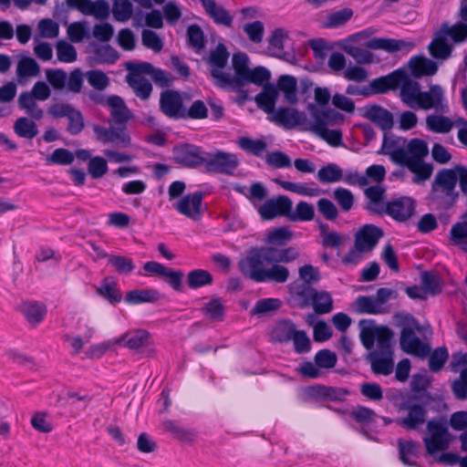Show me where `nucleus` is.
Instances as JSON below:
<instances>
[{"label": "nucleus", "mask_w": 467, "mask_h": 467, "mask_svg": "<svg viewBox=\"0 0 467 467\" xmlns=\"http://www.w3.org/2000/svg\"><path fill=\"white\" fill-rule=\"evenodd\" d=\"M229 52L223 43H218L211 50L208 62L215 86L231 90L241 91L247 84L261 85L270 79V71L264 67H250L249 57L243 52L233 54L231 67L226 68Z\"/></svg>", "instance_id": "obj_1"}, {"label": "nucleus", "mask_w": 467, "mask_h": 467, "mask_svg": "<svg viewBox=\"0 0 467 467\" xmlns=\"http://www.w3.org/2000/svg\"><path fill=\"white\" fill-rule=\"evenodd\" d=\"M376 30L368 27L335 43V47L343 50L359 64H371L374 56L370 50H383L389 53L404 51L408 53L415 43L410 40L387 37H374Z\"/></svg>", "instance_id": "obj_2"}, {"label": "nucleus", "mask_w": 467, "mask_h": 467, "mask_svg": "<svg viewBox=\"0 0 467 467\" xmlns=\"http://www.w3.org/2000/svg\"><path fill=\"white\" fill-rule=\"evenodd\" d=\"M267 246L255 247L249 250L245 256L239 261V269L241 273L257 283L274 281L276 283H285L288 279V269L281 265L274 264L271 267H266L270 263V254L266 252Z\"/></svg>", "instance_id": "obj_3"}, {"label": "nucleus", "mask_w": 467, "mask_h": 467, "mask_svg": "<svg viewBox=\"0 0 467 467\" xmlns=\"http://www.w3.org/2000/svg\"><path fill=\"white\" fill-rule=\"evenodd\" d=\"M400 88L401 100L414 109H431L439 107L443 100V90L440 86L433 85L429 91H421L420 84L411 81L408 75Z\"/></svg>", "instance_id": "obj_4"}, {"label": "nucleus", "mask_w": 467, "mask_h": 467, "mask_svg": "<svg viewBox=\"0 0 467 467\" xmlns=\"http://www.w3.org/2000/svg\"><path fill=\"white\" fill-rule=\"evenodd\" d=\"M310 109L312 122L307 131L315 133L332 147L341 146L342 131L337 129H328V126L342 122L343 116L331 109H320L317 106H311Z\"/></svg>", "instance_id": "obj_5"}, {"label": "nucleus", "mask_w": 467, "mask_h": 467, "mask_svg": "<svg viewBox=\"0 0 467 467\" xmlns=\"http://www.w3.org/2000/svg\"><path fill=\"white\" fill-rule=\"evenodd\" d=\"M429 154L428 143L421 139L414 138L406 140L401 166L407 167L413 174V182H420L428 180L432 173V166L424 159Z\"/></svg>", "instance_id": "obj_6"}, {"label": "nucleus", "mask_w": 467, "mask_h": 467, "mask_svg": "<svg viewBox=\"0 0 467 467\" xmlns=\"http://www.w3.org/2000/svg\"><path fill=\"white\" fill-rule=\"evenodd\" d=\"M467 39V25L457 23L453 26L443 24L435 34L429 45V51L432 57L446 60L452 51L453 43H461Z\"/></svg>", "instance_id": "obj_7"}, {"label": "nucleus", "mask_w": 467, "mask_h": 467, "mask_svg": "<svg viewBox=\"0 0 467 467\" xmlns=\"http://www.w3.org/2000/svg\"><path fill=\"white\" fill-rule=\"evenodd\" d=\"M186 184L182 181L172 182L168 188L169 200L172 201L181 197L172 207L181 214L200 221L202 219V202L204 192L197 191L192 193L182 195L185 192Z\"/></svg>", "instance_id": "obj_8"}, {"label": "nucleus", "mask_w": 467, "mask_h": 467, "mask_svg": "<svg viewBox=\"0 0 467 467\" xmlns=\"http://www.w3.org/2000/svg\"><path fill=\"white\" fill-rule=\"evenodd\" d=\"M290 289L302 307L312 305L318 314L329 313L332 310L333 300L329 293L317 291L307 285H291Z\"/></svg>", "instance_id": "obj_9"}, {"label": "nucleus", "mask_w": 467, "mask_h": 467, "mask_svg": "<svg viewBox=\"0 0 467 467\" xmlns=\"http://www.w3.org/2000/svg\"><path fill=\"white\" fill-rule=\"evenodd\" d=\"M424 328L412 317L406 318V323L402 327L400 335V347L408 354L424 358L429 356L431 347L428 343L421 341L416 333H420Z\"/></svg>", "instance_id": "obj_10"}, {"label": "nucleus", "mask_w": 467, "mask_h": 467, "mask_svg": "<svg viewBox=\"0 0 467 467\" xmlns=\"http://www.w3.org/2000/svg\"><path fill=\"white\" fill-rule=\"evenodd\" d=\"M311 106L316 105L313 102L307 103L306 111L294 108L280 107L271 115L270 119L286 129L298 128L307 131L312 122Z\"/></svg>", "instance_id": "obj_11"}, {"label": "nucleus", "mask_w": 467, "mask_h": 467, "mask_svg": "<svg viewBox=\"0 0 467 467\" xmlns=\"http://www.w3.org/2000/svg\"><path fill=\"white\" fill-rule=\"evenodd\" d=\"M429 436L423 439L426 451L430 455L446 450L451 441L448 432L447 422L442 419L431 420L427 423Z\"/></svg>", "instance_id": "obj_12"}, {"label": "nucleus", "mask_w": 467, "mask_h": 467, "mask_svg": "<svg viewBox=\"0 0 467 467\" xmlns=\"http://www.w3.org/2000/svg\"><path fill=\"white\" fill-rule=\"evenodd\" d=\"M415 396L411 394H401L397 407L399 411L408 410V415L404 418L398 419L397 424L400 427L412 431L416 430L420 425L423 424L426 418V410L423 406L415 404Z\"/></svg>", "instance_id": "obj_13"}, {"label": "nucleus", "mask_w": 467, "mask_h": 467, "mask_svg": "<svg viewBox=\"0 0 467 467\" xmlns=\"http://www.w3.org/2000/svg\"><path fill=\"white\" fill-rule=\"evenodd\" d=\"M172 161L184 168H196L204 162L202 147L191 143H180L172 148Z\"/></svg>", "instance_id": "obj_14"}, {"label": "nucleus", "mask_w": 467, "mask_h": 467, "mask_svg": "<svg viewBox=\"0 0 467 467\" xmlns=\"http://www.w3.org/2000/svg\"><path fill=\"white\" fill-rule=\"evenodd\" d=\"M238 166V160L233 153L214 150L206 152V171L233 174Z\"/></svg>", "instance_id": "obj_15"}, {"label": "nucleus", "mask_w": 467, "mask_h": 467, "mask_svg": "<svg viewBox=\"0 0 467 467\" xmlns=\"http://www.w3.org/2000/svg\"><path fill=\"white\" fill-rule=\"evenodd\" d=\"M279 340L281 342L292 341L297 353H306L311 349V342L306 333L297 330L293 323H283L278 327Z\"/></svg>", "instance_id": "obj_16"}, {"label": "nucleus", "mask_w": 467, "mask_h": 467, "mask_svg": "<svg viewBox=\"0 0 467 467\" xmlns=\"http://www.w3.org/2000/svg\"><path fill=\"white\" fill-rule=\"evenodd\" d=\"M256 210L264 220H272L279 216L287 217L292 210V202L288 197L279 195L258 205Z\"/></svg>", "instance_id": "obj_17"}, {"label": "nucleus", "mask_w": 467, "mask_h": 467, "mask_svg": "<svg viewBox=\"0 0 467 467\" xmlns=\"http://www.w3.org/2000/svg\"><path fill=\"white\" fill-rule=\"evenodd\" d=\"M185 105L181 93L167 89L161 93L160 109L164 115L173 119H182Z\"/></svg>", "instance_id": "obj_18"}, {"label": "nucleus", "mask_w": 467, "mask_h": 467, "mask_svg": "<svg viewBox=\"0 0 467 467\" xmlns=\"http://www.w3.org/2000/svg\"><path fill=\"white\" fill-rule=\"evenodd\" d=\"M119 342L136 353H141L144 350L151 351L153 346L152 337L145 329L128 331L120 337Z\"/></svg>", "instance_id": "obj_19"}, {"label": "nucleus", "mask_w": 467, "mask_h": 467, "mask_svg": "<svg viewBox=\"0 0 467 467\" xmlns=\"http://www.w3.org/2000/svg\"><path fill=\"white\" fill-rule=\"evenodd\" d=\"M382 235L380 228L372 224H365L355 234V245L361 251H371Z\"/></svg>", "instance_id": "obj_20"}, {"label": "nucleus", "mask_w": 467, "mask_h": 467, "mask_svg": "<svg viewBox=\"0 0 467 467\" xmlns=\"http://www.w3.org/2000/svg\"><path fill=\"white\" fill-rule=\"evenodd\" d=\"M407 79V71L404 68H399L387 76L373 79L370 82L371 89L376 93H385L389 90L396 89L401 83Z\"/></svg>", "instance_id": "obj_21"}, {"label": "nucleus", "mask_w": 467, "mask_h": 467, "mask_svg": "<svg viewBox=\"0 0 467 467\" xmlns=\"http://www.w3.org/2000/svg\"><path fill=\"white\" fill-rule=\"evenodd\" d=\"M414 209L413 199L410 197H400L389 202L383 213H386L396 221L403 222L413 214Z\"/></svg>", "instance_id": "obj_22"}, {"label": "nucleus", "mask_w": 467, "mask_h": 467, "mask_svg": "<svg viewBox=\"0 0 467 467\" xmlns=\"http://www.w3.org/2000/svg\"><path fill=\"white\" fill-rule=\"evenodd\" d=\"M406 140H407L402 137L385 133L380 151L385 155H389L394 163L400 165L404 158L403 153Z\"/></svg>", "instance_id": "obj_23"}, {"label": "nucleus", "mask_w": 467, "mask_h": 467, "mask_svg": "<svg viewBox=\"0 0 467 467\" xmlns=\"http://www.w3.org/2000/svg\"><path fill=\"white\" fill-rule=\"evenodd\" d=\"M278 94L283 95L284 101L291 106L298 104V83L297 79L290 75H281L275 84Z\"/></svg>", "instance_id": "obj_24"}, {"label": "nucleus", "mask_w": 467, "mask_h": 467, "mask_svg": "<svg viewBox=\"0 0 467 467\" xmlns=\"http://www.w3.org/2000/svg\"><path fill=\"white\" fill-rule=\"evenodd\" d=\"M260 86H263V89L256 95L255 102L259 109L272 115L275 111V103L279 96L278 89L275 84L268 83V80Z\"/></svg>", "instance_id": "obj_25"}, {"label": "nucleus", "mask_w": 467, "mask_h": 467, "mask_svg": "<svg viewBox=\"0 0 467 467\" xmlns=\"http://www.w3.org/2000/svg\"><path fill=\"white\" fill-rule=\"evenodd\" d=\"M20 311L26 320L33 327L39 325L47 313V306L40 301H26L22 303Z\"/></svg>", "instance_id": "obj_26"}, {"label": "nucleus", "mask_w": 467, "mask_h": 467, "mask_svg": "<svg viewBox=\"0 0 467 467\" xmlns=\"http://www.w3.org/2000/svg\"><path fill=\"white\" fill-rule=\"evenodd\" d=\"M107 104L110 107L113 122L118 126H125L131 115L122 98L111 95L108 98Z\"/></svg>", "instance_id": "obj_27"}, {"label": "nucleus", "mask_w": 467, "mask_h": 467, "mask_svg": "<svg viewBox=\"0 0 467 467\" xmlns=\"http://www.w3.org/2000/svg\"><path fill=\"white\" fill-rule=\"evenodd\" d=\"M365 117L383 130H390L393 126L392 114L380 106L368 107L365 110Z\"/></svg>", "instance_id": "obj_28"}, {"label": "nucleus", "mask_w": 467, "mask_h": 467, "mask_svg": "<svg viewBox=\"0 0 467 467\" xmlns=\"http://www.w3.org/2000/svg\"><path fill=\"white\" fill-rule=\"evenodd\" d=\"M275 182L285 191L302 196L315 197L321 193V190L315 182H292L281 179H275Z\"/></svg>", "instance_id": "obj_29"}, {"label": "nucleus", "mask_w": 467, "mask_h": 467, "mask_svg": "<svg viewBox=\"0 0 467 467\" xmlns=\"http://www.w3.org/2000/svg\"><path fill=\"white\" fill-rule=\"evenodd\" d=\"M409 67L416 78L433 76L438 70L437 64L424 56L412 57L409 61Z\"/></svg>", "instance_id": "obj_30"}, {"label": "nucleus", "mask_w": 467, "mask_h": 467, "mask_svg": "<svg viewBox=\"0 0 467 467\" xmlns=\"http://www.w3.org/2000/svg\"><path fill=\"white\" fill-rule=\"evenodd\" d=\"M161 426L163 431L171 434L174 438L183 442L191 443L197 437V432L194 429H185L171 420L162 421Z\"/></svg>", "instance_id": "obj_31"}, {"label": "nucleus", "mask_w": 467, "mask_h": 467, "mask_svg": "<svg viewBox=\"0 0 467 467\" xmlns=\"http://www.w3.org/2000/svg\"><path fill=\"white\" fill-rule=\"evenodd\" d=\"M97 294L111 305H117L122 299V294L117 287V282L109 276L103 278L97 289Z\"/></svg>", "instance_id": "obj_32"}, {"label": "nucleus", "mask_w": 467, "mask_h": 467, "mask_svg": "<svg viewBox=\"0 0 467 467\" xmlns=\"http://www.w3.org/2000/svg\"><path fill=\"white\" fill-rule=\"evenodd\" d=\"M161 298L156 289H134L126 293L125 301L130 305L154 303Z\"/></svg>", "instance_id": "obj_33"}, {"label": "nucleus", "mask_w": 467, "mask_h": 467, "mask_svg": "<svg viewBox=\"0 0 467 467\" xmlns=\"http://www.w3.org/2000/svg\"><path fill=\"white\" fill-rule=\"evenodd\" d=\"M371 367L377 374L389 375L393 370L392 352H374L371 356Z\"/></svg>", "instance_id": "obj_34"}, {"label": "nucleus", "mask_w": 467, "mask_h": 467, "mask_svg": "<svg viewBox=\"0 0 467 467\" xmlns=\"http://www.w3.org/2000/svg\"><path fill=\"white\" fill-rule=\"evenodd\" d=\"M206 14L217 25L229 27L232 26L233 17L226 9L218 5L213 0H206Z\"/></svg>", "instance_id": "obj_35"}, {"label": "nucleus", "mask_w": 467, "mask_h": 467, "mask_svg": "<svg viewBox=\"0 0 467 467\" xmlns=\"http://www.w3.org/2000/svg\"><path fill=\"white\" fill-rule=\"evenodd\" d=\"M384 189L379 185L366 189L365 193L368 198V209L376 213H382L387 203L384 202Z\"/></svg>", "instance_id": "obj_36"}, {"label": "nucleus", "mask_w": 467, "mask_h": 467, "mask_svg": "<svg viewBox=\"0 0 467 467\" xmlns=\"http://www.w3.org/2000/svg\"><path fill=\"white\" fill-rule=\"evenodd\" d=\"M36 99L30 92L25 91L18 98V105L33 119L39 120L43 118L44 111L37 106Z\"/></svg>", "instance_id": "obj_37"}, {"label": "nucleus", "mask_w": 467, "mask_h": 467, "mask_svg": "<svg viewBox=\"0 0 467 467\" xmlns=\"http://www.w3.org/2000/svg\"><path fill=\"white\" fill-rule=\"evenodd\" d=\"M453 121L443 115L431 114L426 118V127L435 133H448L453 128Z\"/></svg>", "instance_id": "obj_38"}, {"label": "nucleus", "mask_w": 467, "mask_h": 467, "mask_svg": "<svg viewBox=\"0 0 467 467\" xmlns=\"http://www.w3.org/2000/svg\"><path fill=\"white\" fill-rule=\"evenodd\" d=\"M353 16L350 8H343L341 10L328 13L324 20L321 21L322 28H337L345 25Z\"/></svg>", "instance_id": "obj_39"}, {"label": "nucleus", "mask_w": 467, "mask_h": 467, "mask_svg": "<svg viewBox=\"0 0 467 467\" xmlns=\"http://www.w3.org/2000/svg\"><path fill=\"white\" fill-rule=\"evenodd\" d=\"M126 81L132 88L137 97L141 99L150 98L152 92V85L147 78L141 76H127Z\"/></svg>", "instance_id": "obj_40"}, {"label": "nucleus", "mask_w": 467, "mask_h": 467, "mask_svg": "<svg viewBox=\"0 0 467 467\" xmlns=\"http://www.w3.org/2000/svg\"><path fill=\"white\" fill-rule=\"evenodd\" d=\"M14 131L20 138L31 140L38 134V128L32 119L20 117L14 123Z\"/></svg>", "instance_id": "obj_41"}, {"label": "nucleus", "mask_w": 467, "mask_h": 467, "mask_svg": "<svg viewBox=\"0 0 467 467\" xmlns=\"http://www.w3.org/2000/svg\"><path fill=\"white\" fill-rule=\"evenodd\" d=\"M270 254V260L273 263L280 265V263H291L296 260L299 256L298 251L294 247H287L285 249H277L273 246H267Z\"/></svg>", "instance_id": "obj_42"}, {"label": "nucleus", "mask_w": 467, "mask_h": 467, "mask_svg": "<svg viewBox=\"0 0 467 467\" xmlns=\"http://www.w3.org/2000/svg\"><path fill=\"white\" fill-rule=\"evenodd\" d=\"M420 283L429 296L438 295L442 289V283L441 278L434 272H421Z\"/></svg>", "instance_id": "obj_43"}, {"label": "nucleus", "mask_w": 467, "mask_h": 467, "mask_svg": "<svg viewBox=\"0 0 467 467\" xmlns=\"http://www.w3.org/2000/svg\"><path fill=\"white\" fill-rule=\"evenodd\" d=\"M237 190L249 199L255 209L261 205L260 202L265 199L268 193L267 189L261 182H254L248 189L243 187Z\"/></svg>", "instance_id": "obj_44"}, {"label": "nucleus", "mask_w": 467, "mask_h": 467, "mask_svg": "<svg viewBox=\"0 0 467 467\" xmlns=\"http://www.w3.org/2000/svg\"><path fill=\"white\" fill-rule=\"evenodd\" d=\"M458 182V167L454 170H442L436 176V184L447 193L452 192Z\"/></svg>", "instance_id": "obj_45"}, {"label": "nucleus", "mask_w": 467, "mask_h": 467, "mask_svg": "<svg viewBox=\"0 0 467 467\" xmlns=\"http://www.w3.org/2000/svg\"><path fill=\"white\" fill-rule=\"evenodd\" d=\"M292 238V233L287 227H278L269 230L265 242L270 245L283 246Z\"/></svg>", "instance_id": "obj_46"}, {"label": "nucleus", "mask_w": 467, "mask_h": 467, "mask_svg": "<svg viewBox=\"0 0 467 467\" xmlns=\"http://www.w3.org/2000/svg\"><path fill=\"white\" fill-rule=\"evenodd\" d=\"M94 57L99 64L112 65L119 58V55L110 45H101L94 49Z\"/></svg>", "instance_id": "obj_47"}, {"label": "nucleus", "mask_w": 467, "mask_h": 467, "mask_svg": "<svg viewBox=\"0 0 467 467\" xmlns=\"http://www.w3.org/2000/svg\"><path fill=\"white\" fill-rule=\"evenodd\" d=\"M317 179L322 183H333L342 180V170L334 163H329L319 169Z\"/></svg>", "instance_id": "obj_48"}, {"label": "nucleus", "mask_w": 467, "mask_h": 467, "mask_svg": "<svg viewBox=\"0 0 467 467\" xmlns=\"http://www.w3.org/2000/svg\"><path fill=\"white\" fill-rule=\"evenodd\" d=\"M399 451L400 461L407 465H413L414 461L417 458V443L414 441H407L399 440Z\"/></svg>", "instance_id": "obj_49"}, {"label": "nucleus", "mask_w": 467, "mask_h": 467, "mask_svg": "<svg viewBox=\"0 0 467 467\" xmlns=\"http://www.w3.org/2000/svg\"><path fill=\"white\" fill-rule=\"evenodd\" d=\"M450 238L453 244L467 251V222H458L453 224Z\"/></svg>", "instance_id": "obj_50"}, {"label": "nucleus", "mask_w": 467, "mask_h": 467, "mask_svg": "<svg viewBox=\"0 0 467 467\" xmlns=\"http://www.w3.org/2000/svg\"><path fill=\"white\" fill-rule=\"evenodd\" d=\"M375 339L377 345V350L375 352H392V332L389 327H377Z\"/></svg>", "instance_id": "obj_51"}, {"label": "nucleus", "mask_w": 467, "mask_h": 467, "mask_svg": "<svg viewBox=\"0 0 467 467\" xmlns=\"http://www.w3.org/2000/svg\"><path fill=\"white\" fill-rule=\"evenodd\" d=\"M39 72V65L30 57H24L17 63L16 73L20 78L35 77Z\"/></svg>", "instance_id": "obj_52"}, {"label": "nucleus", "mask_w": 467, "mask_h": 467, "mask_svg": "<svg viewBox=\"0 0 467 467\" xmlns=\"http://www.w3.org/2000/svg\"><path fill=\"white\" fill-rule=\"evenodd\" d=\"M109 264L112 265L119 275L130 274L136 267L131 258L123 255H109Z\"/></svg>", "instance_id": "obj_53"}, {"label": "nucleus", "mask_w": 467, "mask_h": 467, "mask_svg": "<svg viewBox=\"0 0 467 467\" xmlns=\"http://www.w3.org/2000/svg\"><path fill=\"white\" fill-rule=\"evenodd\" d=\"M237 144L243 150L255 156L261 155L266 149V143L263 140H254L249 137L239 138Z\"/></svg>", "instance_id": "obj_54"}, {"label": "nucleus", "mask_w": 467, "mask_h": 467, "mask_svg": "<svg viewBox=\"0 0 467 467\" xmlns=\"http://www.w3.org/2000/svg\"><path fill=\"white\" fill-rule=\"evenodd\" d=\"M315 214L314 207L306 202H299L296 206V211L290 210L287 218L291 221H310Z\"/></svg>", "instance_id": "obj_55"}, {"label": "nucleus", "mask_w": 467, "mask_h": 467, "mask_svg": "<svg viewBox=\"0 0 467 467\" xmlns=\"http://www.w3.org/2000/svg\"><path fill=\"white\" fill-rule=\"evenodd\" d=\"M75 160V155L69 150L65 148L56 149L51 154L47 155L46 161L48 164L69 165Z\"/></svg>", "instance_id": "obj_56"}, {"label": "nucleus", "mask_w": 467, "mask_h": 467, "mask_svg": "<svg viewBox=\"0 0 467 467\" xmlns=\"http://www.w3.org/2000/svg\"><path fill=\"white\" fill-rule=\"evenodd\" d=\"M57 59L64 63H72L77 60V51L73 45L65 40H60L57 44Z\"/></svg>", "instance_id": "obj_57"}, {"label": "nucleus", "mask_w": 467, "mask_h": 467, "mask_svg": "<svg viewBox=\"0 0 467 467\" xmlns=\"http://www.w3.org/2000/svg\"><path fill=\"white\" fill-rule=\"evenodd\" d=\"M109 167L107 161L100 157H92L88 163V171L94 179L103 177L108 172Z\"/></svg>", "instance_id": "obj_58"}, {"label": "nucleus", "mask_w": 467, "mask_h": 467, "mask_svg": "<svg viewBox=\"0 0 467 467\" xmlns=\"http://www.w3.org/2000/svg\"><path fill=\"white\" fill-rule=\"evenodd\" d=\"M133 12L132 4L129 0H122L120 2H115L113 5V16L114 18L119 22L128 21Z\"/></svg>", "instance_id": "obj_59"}, {"label": "nucleus", "mask_w": 467, "mask_h": 467, "mask_svg": "<svg viewBox=\"0 0 467 467\" xmlns=\"http://www.w3.org/2000/svg\"><path fill=\"white\" fill-rule=\"evenodd\" d=\"M429 355V367L434 372L442 368L449 357L446 348H438L432 353L430 352Z\"/></svg>", "instance_id": "obj_60"}, {"label": "nucleus", "mask_w": 467, "mask_h": 467, "mask_svg": "<svg viewBox=\"0 0 467 467\" xmlns=\"http://www.w3.org/2000/svg\"><path fill=\"white\" fill-rule=\"evenodd\" d=\"M314 359L317 367L326 369L334 368L337 361V355L328 349L317 351Z\"/></svg>", "instance_id": "obj_61"}, {"label": "nucleus", "mask_w": 467, "mask_h": 467, "mask_svg": "<svg viewBox=\"0 0 467 467\" xmlns=\"http://www.w3.org/2000/svg\"><path fill=\"white\" fill-rule=\"evenodd\" d=\"M89 85L97 90H104L109 84L108 76L101 70H89L87 72Z\"/></svg>", "instance_id": "obj_62"}, {"label": "nucleus", "mask_w": 467, "mask_h": 467, "mask_svg": "<svg viewBox=\"0 0 467 467\" xmlns=\"http://www.w3.org/2000/svg\"><path fill=\"white\" fill-rule=\"evenodd\" d=\"M142 44L152 49L154 52H160L163 47V42L158 34L150 29H144L141 34Z\"/></svg>", "instance_id": "obj_63"}, {"label": "nucleus", "mask_w": 467, "mask_h": 467, "mask_svg": "<svg viewBox=\"0 0 467 467\" xmlns=\"http://www.w3.org/2000/svg\"><path fill=\"white\" fill-rule=\"evenodd\" d=\"M355 305L360 313L376 314L379 311V304L372 297L359 296L356 299Z\"/></svg>", "instance_id": "obj_64"}]
</instances>
